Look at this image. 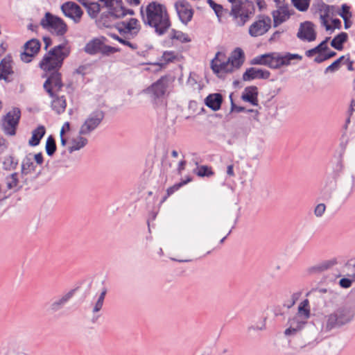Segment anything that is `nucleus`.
Instances as JSON below:
<instances>
[{
    "label": "nucleus",
    "instance_id": "nucleus-51",
    "mask_svg": "<svg viewBox=\"0 0 355 355\" xmlns=\"http://www.w3.org/2000/svg\"><path fill=\"white\" fill-rule=\"evenodd\" d=\"M119 50L114 47H112V46H107V45H105L104 43L102 44V47H101V52L102 54L103 55H108L111 53H116Z\"/></svg>",
    "mask_w": 355,
    "mask_h": 355
},
{
    "label": "nucleus",
    "instance_id": "nucleus-33",
    "mask_svg": "<svg viewBox=\"0 0 355 355\" xmlns=\"http://www.w3.org/2000/svg\"><path fill=\"white\" fill-rule=\"evenodd\" d=\"M309 302L308 300H304L298 306L297 313L293 318H297V320H305L310 317Z\"/></svg>",
    "mask_w": 355,
    "mask_h": 355
},
{
    "label": "nucleus",
    "instance_id": "nucleus-7",
    "mask_svg": "<svg viewBox=\"0 0 355 355\" xmlns=\"http://www.w3.org/2000/svg\"><path fill=\"white\" fill-rule=\"evenodd\" d=\"M40 25L45 29L53 30L58 36H62L67 32L64 21L56 15L47 12L40 21Z\"/></svg>",
    "mask_w": 355,
    "mask_h": 355
},
{
    "label": "nucleus",
    "instance_id": "nucleus-17",
    "mask_svg": "<svg viewBox=\"0 0 355 355\" xmlns=\"http://www.w3.org/2000/svg\"><path fill=\"white\" fill-rule=\"evenodd\" d=\"M12 57L10 55H8L1 60L0 80H3L6 83H10L13 80L15 72L12 69Z\"/></svg>",
    "mask_w": 355,
    "mask_h": 355
},
{
    "label": "nucleus",
    "instance_id": "nucleus-61",
    "mask_svg": "<svg viewBox=\"0 0 355 355\" xmlns=\"http://www.w3.org/2000/svg\"><path fill=\"white\" fill-rule=\"evenodd\" d=\"M34 160L37 164L41 165L44 162V157L42 153H38L34 155Z\"/></svg>",
    "mask_w": 355,
    "mask_h": 355
},
{
    "label": "nucleus",
    "instance_id": "nucleus-42",
    "mask_svg": "<svg viewBox=\"0 0 355 355\" xmlns=\"http://www.w3.org/2000/svg\"><path fill=\"white\" fill-rule=\"evenodd\" d=\"M170 38L171 40H179L182 42H189L191 41L187 35L182 33V31H176L175 29L171 30Z\"/></svg>",
    "mask_w": 355,
    "mask_h": 355
},
{
    "label": "nucleus",
    "instance_id": "nucleus-12",
    "mask_svg": "<svg viewBox=\"0 0 355 355\" xmlns=\"http://www.w3.org/2000/svg\"><path fill=\"white\" fill-rule=\"evenodd\" d=\"M168 86V78L166 76H162L143 92L150 94L154 99L160 98L165 95Z\"/></svg>",
    "mask_w": 355,
    "mask_h": 355
},
{
    "label": "nucleus",
    "instance_id": "nucleus-23",
    "mask_svg": "<svg viewBox=\"0 0 355 355\" xmlns=\"http://www.w3.org/2000/svg\"><path fill=\"white\" fill-rule=\"evenodd\" d=\"M270 76V72L268 70L250 67L243 73V80L250 81L254 79H268Z\"/></svg>",
    "mask_w": 355,
    "mask_h": 355
},
{
    "label": "nucleus",
    "instance_id": "nucleus-22",
    "mask_svg": "<svg viewBox=\"0 0 355 355\" xmlns=\"http://www.w3.org/2000/svg\"><path fill=\"white\" fill-rule=\"evenodd\" d=\"M98 1L103 3L104 6H112L113 4H115L117 8V12H115L116 18H123L128 14L135 15V11L132 9H126L123 6L122 0H98Z\"/></svg>",
    "mask_w": 355,
    "mask_h": 355
},
{
    "label": "nucleus",
    "instance_id": "nucleus-58",
    "mask_svg": "<svg viewBox=\"0 0 355 355\" xmlns=\"http://www.w3.org/2000/svg\"><path fill=\"white\" fill-rule=\"evenodd\" d=\"M352 280L348 278H342L339 281V284L342 288H348L352 286Z\"/></svg>",
    "mask_w": 355,
    "mask_h": 355
},
{
    "label": "nucleus",
    "instance_id": "nucleus-2",
    "mask_svg": "<svg viewBox=\"0 0 355 355\" xmlns=\"http://www.w3.org/2000/svg\"><path fill=\"white\" fill-rule=\"evenodd\" d=\"M69 53L70 49L64 44H60L45 54L39 64L40 67L46 72L47 78L44 83V88L51 97L55 96L53 89L59 92L64 85L59 70Z\"/></svg>",
    "mask_w": 355,
    "mask_h": 355
},
{
    "label": "nucleus",
    "instance_id": "nucleus-9",
    "mask_svg": "<svg viewBox=\"0 0 355 355\" xmlns=\"http://www.w3.org/2000/svg\"><path fill=\"white\" fill-rule=\"evenodd\" d=\"M21 112H6L1 120V129L6 135L14 136L18 127Z\"/></svg>",
    "mask_w": 355,
    "mask_h": 355
},
{
    "label": "nucleus",
    "instance_id": "nucleus-44",
    "mask_svg": "<svg viewBox=\"0 0 355 355\" xmlns=\"http://www.w3.org/2000/svg\"><path fill=\"white\" fill-rule=\"evenodd\" d=\"M101 10V5L98 2H91L87 8V12L89 16L94 19L97 17Z\"/></svg>",
    "mask_w": 355,
    "mask_h": 355
},
{
    "label": "nucleus",
    "instance_id": "nucleus-14",
    "mask_svg": "<svg viewBox=\"0 0 355 355\" xmlns=\"http://www.w3.org/2000/svg\"><path fill=\"white\" fill-rule=\"evenodd\" d=\"M41 43L37 39H31L24 45V51L21 53V60L26 63L31 62L32 59L40 50Z\"/></svg>",
    "mask_w": 355,
    "mask_h": 355
},
{
    "label": "nucleus",
    "instance_id": "nucleus-59",
    "mask_svg": "<svg viewBox=\"0 0 355 355\" xmlns=\"http://www.w3.org/2000/svg\"><path fill=\"white\" fill-rule=\"evenodd\" d=\"M331 23L333 26L329 31H333L334 29H340L342 28L341 21L339 19H332Z\"/></svg>",
    "mask_w": 355,
    "mask_h": 355
},
{
    "label": "nucleus",
    "instance_id": "nucleus-62",
    "mask_svg": "<svg viewBox=\"0 0 355 355\" xmlns=\"http://www.w3.org/2000/svg\"><path fill=\"white\" fill-rule=\"evenodd\" d=\"M103 302H103V301L97 300V301L95 303L94 306L93 308V311H92L93 313H97V312L100 311L103 307Z\"/></svg>",
    "mask_w": 355,
    "mask_h": 355
},
{
    "label": "nucleus",
    "instance_id": "nucleus-27",
    "mask_svg": "<svg viewBox=\"0 0 355 355\" xmlns=\"http://www.w3.org/2000/svg\"><path fill=\"white\" fill-rule=\"evenodd\" d=\"M336 263L337 261L335 259L326 260L315 266L308 268L306 272L309 275L319 274L329 270Z\"/></svg>",
    "mask_w": 355,
    "mask_h": 355
},
{
    "label": "nucleus",
    "instance_id": "nucleus-41",
    "mask_svg": "<svg viewBox=\"0 0 355 355\" xmlns=\"http://www.w3.org/2000/svg\"><path fill=\"white\" fill-rule=\"evenodd\" d=\"M176 58L177 55L174 51H165L160 59V62L157 63V64L162 66L163 64L173 62Z\"/></svg>",
    "mask_w": 355,
    "mask_h": 355
},
{
    "label": "nucleus",
    "instance_id": "nucleus-28",
    "mask_svg": "<svg viewBox=\"0 0 355 355\" xmlns=\"http://www.w3.org/2000/svg\"><path fill=\"white\" fill-rule=\"evenodd\" d=\"M105 40H106L105 37L94 38L86 44L84 51L89 55H95L101 52L102 44Z\"/></svg>",
    "mask_w": 355,
    "mask_h": 355
},
{
    "label": "nucleus",
    "instance_id": "nucleus-34",
    "mask_svg": "<svg viewBox=\"0 0 355 355\" xmlns=\"http://www.w3.org/2000/svg\"><path fill=\"white\" fill-rule=\"evenodd\" d=\"M36 165L34 164L31 155L29 154L23 159L21 162V176L27 175L33 171H35Z\"/></svg>",
    "mask_w": 355,
    "mask_h": 355
},
{
    "label": "nucleus",
    "instance_id": "nucleus-6",
    "mask_svg": "<svg viewBox=\"0 0 355 355\" xmlns=\"http://www.w3.org/2000/svg\"><path fill=\"white\" fill-rule=\"evenodd\" d=\"M232 3L230 15L239 26H243L254 14L255 8L252 1L246 0H228Z\"/></svg>",
    "mask_w": 355,
    "mask_h": 355
},
{
    "label": "nucleus",
    "instance_id": "nucleus-60",
    "mask_svg": "<svg viewBox=\"0 0 355 355\" xmlns=\"http://www.w3.org/2000/svg\"><path fill=\"white\" fill-rule=\"evenodd\" d=\"M180 187H181L180 184L179 183H177V184H174L173 186L168 188L166 190L167 196H170L175 191L178 190Z\"/></svg>",
    "mask_w": 355,
    "mask_h": 355
},
{
    "label": "nucleus",
    "instance_id": "nucleus-48",
    "mask_svg": "<svg viewBox=\"0 0 355 355\" xmlns=\"http://www.w3.org/2000/svg\"><path fill=\"white\" fill-rule=\"evenodd\" d=\"M10 178L11 180L7 182V187L8 189H11L12 188L16 187L19 183L18 179V173H13L9 177H7V179Z\"/></svg>",
    "mask_w": 355,
    "mask_h": 355
},
{
    "label": "nucleus",
    "instance_id": "nucleus-11",
    "mask_svg": "<svg viewBox=\"0 0 355 355\" xmlns=\"http://www.w3.org/2000/svg\"><path fill=\"white\" fill-rule=\"evenodd\" d=\"M104 117V112H92L80 126L79 135H89L98 127Z\"/></svg>",
    "mask_w": 355,
    "mask_h": 355
},
{
    "label": "nucleus",
    "instance_id": "nucleus-49",
    "mask_svg": "<svg viewBox=\"0 0 355 355\" xmlns=\"http://www.w3.org/2000/svg\"><path fill=\"white\" fill-rule=\"evenodd\" d=\"M338 15L343 19L344 17H351L352 12H350V7L347 4H343L340 10L337 11Z\"/></svg>",
    "mask_w": 355,
    "mask_h": 355
},
{
    "label": "nucleus",
    "instance_id": "nucleus-1",
    "mask_svg": "<svg viewBox=\"0 0 355 355\" xmlns=\"http://www.w3.org/2000/svg\"><path fill=\"white\" fill-rule=\"evenodd\" d=\"M69 53L70 49L64 44H60L45 54L39 64L40 67L46 72L47 78L44 83V88L51 97L55 96L53 89L59 92L64 85L59 70Z\"/></svg>",
    "mask_w": 355,
    "mask_h": 355
},
{
    "label": "nucleus",
    "instance_id": "nucleus-19",
    "mask_svg": "<svg viewBox=\"0 0 355 355\" xmlns=\"http://www.w3.org/2000/svg\"><path fill=\"white\" fill-rule=\"evenodd\" d=\"M178 118L175 112H160L159 124L167 133H175L174 125Z\"/></svg>",
    "mask_w": 355,
    "mask_h": 355
},
{
    "label": "nucleus",
    "instance_id": "nucleus-31",
    "mask_svg": "<svg viewBox=\"0 0 355 355\" xmlns=\"http://www.w3.org/2000/svg\"><path fill=\"white\" fill-rule=\"evenodd\" d=\"M75 291L76 289H72L61 298L53 302L49 306L50 311L55 313L62 309L64 305L73 297Z\"/></svg>",
    "mask_w": 355,
    "mask_h": 355
},
{
    "label": "nucleus",
    "instance_id": "nucleus-53",
    "mask_svg": "<svg viewBox=\"0 0 355 355\" xmlns=\"http://www.w3.org/2000/svg\"><path fill=\"white\" fill-rule=\"evenodd\" d=\"M189 110H200V111H205V108L202 106V104L201 103H198L196 101H191L189 104Z\"/></svg>",
    "mask_w": 355,
    "mask_h": 355
},
{
    "label": "nucleus",
    "instance_id": "nucleus-37",
    "mask_svg": "<svg viewBox=\"0 0 355 355\" xmlns=\"http://www.w3.org/2000/svg\"><path fill=\"white\" fill-rule=\"evenodd\" d=\"M252 117L261 124L266 125L271 122L272 119L276 116V114H270V112H253Z\"/></svg>",
    "mask_w": 355,
    "mask_h": 355
},
{
    "label": "nucleus",
    "instance_id": "nucleus-52",
    "mask_svg": "<svg viewBox=\"0 0 355 355\" xmlns=\"http://www.w3.org/2000/svg\"><path fill=\"white\" fill-rule=\"evenodd\" d=\"M352 114H353V112H350L349 116H347V118L345 120V123L343 126V128L345 130H347L351 123H352V128L354 129L355 128V119L352 116Z\"/></svg>",
    "mask_w": 355,
    "mask_h": 355
},
{
    "label": "nucleus",
    "instance_id": "nucleus-57",
    "mask_svg": "<svg viewBox=\"0 0 355 355\" xmlns=\"http://www.w3.org/2000/svg\"><path fill=\"white\" fill-rule=\"evenodd\" d=\"M352 182L349 184L348 187H346L345 189V193L347 197H349L352 193V192L354 191V187L355 184V176L353 175L352 176Z\"/></svg>",
    "mask_w": 355,
    "mask_h": 355
},
{
    "label": "nucleus",
    "instance_id": "nucleus-30",
    "mask_svg": "<svg viewBox=\"0 0 355 355\" xmlns=\"http://www.w3.org/2000/svg\"><path fill=\"white\" fill-rule=\"evenodd\" d=\"M258 89L256 86H249L245 88L241 98L252 105H257Z\"/></svg>",
    "mask_w": 355,
    "mask_h": 355
},
{
    "label": "nucleus",
    "instance_id": "nucleus-32",
    "mask_svg": "<svg viewBox=\"0 0 355 355\" xmlns=\"http://www.w3.org/2000/svg\"><path fill=\"white\" fill-rule=\"evenodd\" d=\"M46 134V128L44 125H40L32 131V136L28 141L31 146H37L40 144L41 139Z\"/></svg>",
    "mask_w": 355,
    "mask_h": 355
},
{
    "label": "nucleus",
    "instance_id": "nucleus-13",
    "mask_svg": "<svg viewBox=\"0 0 355 355\" xmlns=\"http://www.w3.org/2000/svg\"><path fill=\"white\" fill-rule=\"evenodd\" d=\"M175 8L180 21L187 25L193 15V10L187 0H179L175 2Z\"/></svg>",
    "mask_w": 355,
    "mask_h": 355
},
{
    "label": "nucleus",
    "instance_id": "nucleus-4",
    "mask_svg": "<svg viewBox=\"0 0 355 355\" xmlns=\"http://www.w3.org/2000/svg\"><path fill=\"white\" fill-rule=\"evenodd\" d=\"M301 60L302 56L297 53H286L282 54L278 52L265 53L254 57L250 61L252 65H265L272 69H277L283 66H288L291 64L293 60Z\"/></svg>",
    "mask_w": 355,
    "mask_h": 355
},
{
    "label": "nucleus",
    "instance_id": "nucleus-47",
    "mask_svg": "<svg viewBox=\"0 0 355 355\" xmlns=\"http://www.w3.org/2000/svg\"><path fill=\"white\" fill-rule=\"evenodd\" d=\"M17 165L18 161H15L14 157L12 155L6 157L3 162V168L6 171L15 169Z\"/></svg>",
    "mask_w": 355,
    "mask_h": 355
},
{
    "label": "nucleus",
    "instance_id": "nucleus-46",
    "mask_svg": "<svg viewBox=\"0 0 355 355\" xmlns=\"http://www.w3.org/2000/svg\"><path fill=\"white\" fill-rule=\"evenodd\" d=\"M52 106L53 109H55L57 111H59L60 110H64L67 106L64 96H57L56 98L53 101Z\"/></svg>",
    "mask_w": 355,
    "mask_h": 355
},
{
    "label": "nucleus",
    "instance_id": "nucleus-36",
    "mask_svg": "<svg viewBox=\"0 0 355 355\" xmlns=\"http://www.w3.org/2000/svg\"><path fill=\"white\" fill-rule=\"evenodd\" d=\"M330 40L329 37H327L322 42H321L318 46L313 49H309L306 51V55L307 57H311L315 53H321L323 51H326L329 49L327 46V42Z\"/></svg>",
    "mask_w": 355,
    "mask_h": 355
},
{
    "label": "nucleus",
    "instance_id": "nucleus-50",
    "mask_svg": "<svg viewBox=\"0 0 355 355\" xmlns=\"http://www.w3.org/2000/svg\"><path fill=\"white\" fill-rule=\"evenodd\" d=\"M110 35H111V37H112L113 39H114V40H117L119 42H120V43H121V44H124V45H125V46H129V47H130V48H131L132 49H136L137 48V44H132V43H131V42H128V41H127V40H124V39H123V38H121V37H119V36H118L117 35H116V34H111Z\"/></svg>",
    "mask_w": 355,
    "mask_h": 355
},
{
    "label": "nucleus",
    "instance_id": "nucleus-20",
    "mask_svg": "<svg viewBox=\"0 0 355 355\" xmlns=\"http://www.w3.org/2000/svg\"><path fill=\"white\" fill-rule=\"evenodd\" d=\"M105 7L108 8L109 10L101 13L100 17L96 21L99 28L112 27L113 26V20L117 19L115 16V12H117V8H116L115 4H113L112 6Z\"/></svg>",
    "mask_w": 355,
    "mask_h": 355
},
{
    "label": "nucleus",
    "instance_id": "nucleus-45",
    "mask_svg": "<svg viewBox=\"0 0 355 355\" xmlns=\"http://www.w3.org/2000/svg\"><path fill=\"white\" fill-rule=\"evenodd\" d=\"M207 3L209 6L214 10L217 17L220 19L223 16L224 11L227 12V10H224L223 7L220 4L216 3L214 0H207Z\"/></svg>",
    "mask_w": 355,
    "mask_h": 355
},
{
    "label": "nucleus",
    "instance_id": "nucleus-39",
    "mask_svg": "<svg viewBox=\"0 0 355 355\" xmlns=\"http://www.w3.org/2000/svg\"><path fill=\"white\" fill-rule=\"evenodd\" d=\"M57 150L55 139L53 135H49L46 141L45 150L46 154L51 157Z\"/></svg>",
    "mask_w": 355,
    "mask_h": 355
},
{
    "label": "nucleus",
    "instance_id": "nucleus-26",
    "mask_svg": "<svg viewBox=\"0 0 355 355\" xmlns=\"http://www.w3.org/2000/svg\"><path fill=\"white\" fill-rule=\"evenodd\" d=\"M223 101V95L220 93L209 94L204 100V103L213 111H218L220 109Z\"/></svg>",
    "mask_w": 355,
    "mask_h": 355
},
{
    "label": "nucleus",
    "instance_id": "nucleus-8",
    "mask_svg": "<svg viewBox=\"0 0 355 355\" xmlns=\"http://www.w3.org/2000/svg\"><path fill=\"white\" fill-rule=\"evenodd\" d=\"M289 327L284 331L286 336H293L300 331H302L305 335L306 332H311L312 337L318 333V329L313 324L309 323L306 320H297V318H290L288 321Z\"/></svg>",
    "mask_w": 355,
    "mask_h": 355
},
{
    "label": "nucleus",
    "instance_id": "nucleus-18",
    "mask_svg": "<svg viewBox=\"0 0 355 355\" xmlns=\"http://www.w3.org/2000/svg\"><path fill=\"white\" fill-rule=\"evenodd\" d=\"M297 37L304 41H314L316 38L314 24L309 21L301 23L297 33Z\"/></svg>",
    "mask_w": 355,
    "mask_h": 355
},
{
    "label": "nucleus",
    "instance_id": "nucleus-64",
    "mask_svg": "<svg viewBox=\"0 0 355 355\" xmlns=\"http://www.w3.org/2000/svg\"><path fill=\"white\" fill-rule=\"evenodd\" d=\"M64 128H61L60 132V143L62 146H65L67 143V140L64 137Z\"/></svg>",
    "mask_w": 355,
    "mask_h": 355
},
{
    "label": "nucleus",
    "instance_id": "nucleus-40",
    "mask_svg": "<svg viewBox=\"0 0 355 355\" xmlns=\"http://www.w3.org/2000/svg\"><path fill=\"white\" fill-rule=\"evenodd\" d=\"M197 171L196 170L194 172L196 173V175L199 177L204 178V177H211L214 175V172L212 170V168L211 166H209L207 165H201L197 167Z\"/></svg>",
    "mask_w": 355,
    "mask_h": 355
},
{
    "label": "nucleus",
    "instance_id": "nucleus-38",
    "mask_svg": "<svg viewBox=\"0 0 355 355\" xmlns=\"http://www.w3.org/2000/svg\"><path fill=\"white\" fill-rule=\"evenodd\" d=\"M88 143V139L85 137L80 135L77 139H72L73 145L69 147L68 150L69 153H72L74 151L79 150L80 149L85 147Z\"/></svg>",
    "mask_w": 355,
    "mask_h": 355
},
{
    "label": "nucleus",
    "instance_id": "nucleus-43",
    "mask_svg": "<svg viewBox=\"0 0 355 355\" xmlns=\"http://www.w3.org/2000/svg\"><path fill=\"white\" fill-rule=\"evenodd\" d=\"M293 5L301 12H305L308 10L311 0H291Z\"/></svg>",
    "mask_w": 355,
    "mask_h": 355
},
{
    "label": "nucleus",
    "instance_id": "nucleus-63",
    "mask_svg": "<svg viewBox=\"0 0 355 355\" xmlns=\"http://www.w3.org/2000/svg\"><path fill=\"white\" fill-rule=\"evenodd\" d=\"M87 69V65H80L78 69H76L74 73L84 76L85 74V70Z\"/></svg>",
    "mask_w": 355,
    "mask_h": 355
},
{
    "label": "nucleus",
    "instance_id": "nucleus-55",
    "mask_svg": "<svg viewBox=\"0 0 355 355\" xmlns=\"http://www.w3.org/2000/svg\"><path fill=\"white\" fill-rule=\"evenodd\" d=\"M338 62L339 61H334L329 66H328L325 70H324V73H327L329 72H335L336 71H337L339 68H340V64H338Z\"/></svg>",
    "mask_w": 355,
    "mask_h": 355
},
{
    "label": "nucleus",
    "instance_id": "nucleus-54",
    "mask_svg": "<svg viewBox=\"0 0 355 355\" xmlns=\"http://www.w3.org/2000/svg\"><path fill=\"white\" fill-rule=\"evenodd\" d=\"M230 101H231V110H230V111H254L252 109L245 110V107H243L236 105V104L234 103V101L232 99V94L230 95Z\"/></svg>",
    "mask_w": 355,
    "mask_h": 355
},
{
    "label": "nucleus",
    "instance_id": "nucleus-10",
    "mask_svg": "<svg viewBox=\"0 0 355 355\" xmlns=\"http://www.w3.org/2000/svg\"><path fill=\"white\" fill-rule=\"evenodd\" d=\"M335 6L326 4L322 0H315L311 6V11L313 14L320 13V19L321 24L324 26L327 31L331 28V26L329 24L327 18L330 16L331 10H334Z\"/></svg>",
    "mask_w": 355,
    "mask_h": 355
},
{
    "label": "nucleus",
    "instance_id": "nucleus-21",
    "mask_svg": "<svg viewBox=\"0 0 355 355\" xmlns=\"http://www.w3.org/2000/svg\"><path fill=\"white\" fill-rule=\"evenodd\" d=\"M139 21L136 18H130L128 21H121L114 25L118 31L122 33H132L137 34L140 30Z\"/></svg>",
    "mask_w": 355,
    "mask_h": 355
},
{
    "label": "nucleus",
    "instance_id": "nucleus-24",
    "mask_svg": "<svg viewBox=\"0 0 355 355\" xmlns=\"http://www.w3.org/2000/svg\"><path fill=\"white\" fill-rule=\"evenodd\" d=\"M220 52H218L216 54L215 58L211 60V68L215 73H219L220 72L232 73L234 71V68L231 66L228 60L226 62H220L218 59V56L220 55Z\"/></svg>",
    "mask_w": 355,
    "mask_h": 355
},
{
    "label": "nucleus",
    "instance_id": "nucleus-25",
    "mask_svg": "<svg viewBox=\"0 0 355 355\" xmlns=\"http://www.w3.org/2000/svg\"><path fill=\"white\" fill-rule=\"evenodd\" d=\"M277 5L278 9L272 12L275 27L284 22L291 15L288 5Z\"/></svg>",
    "mask_w": 355,
    "mask_h": 355
},
{
    "label": "nucleus",
    "instance_id": "nucleus-15",
    "mask_svg": "<svg viewBox=\"0 0 355 355\" xmlns=\"http://www.w3.org/2000/svg\"><path fill=\"white\" fill-rule=\"evenodd\" d=\"M60 8L64 16L73 19L75 23L80 22L83 11L76 3L67 1L61 6Z\"/></svg>",
    "mask_w": 355,
    "mask_h": 355
},
{
    "label": "nucleus",
    "instance_id": "nucleus-35",
    "mask_svg": "<svg viewBox=\"0 0 355 355\" xmlns=\"http://www.w3.org/2000/svg\"><path fill=\"white\" fill-rule=\"evenodd\" d=\"M348 40V35L345 32L338 34L331 42V46L338 51L343 49V44Z\"/></svg>",
    "mask_w": 355,
    "mask_h": 355
},
{
    "label": "nucleus",
    "instance_id": "nucleus-5",
    "mask_svg": "<svg viewBox=\"0 0 355 355\" xmlns=\"http://www.w3.org/2000/svg\"><path fill=\"white\" fill-rule=\"evenodd\" d=\"M354 311L349 306H344L338 308L325 317V330L329 331L349 323L354 318Z\"/></svg>",
    "mask_w": 355,
    "mask_h": 355
},
{
    "label": "nucleus",
    "instance_id": "nucleus-16",
    "mask_svg": "<svg viewBox=\"0 0 355 355\" xmlns=\"http://www.w3.org/2000/svg\"><path fill=\"white\" fill-rule=\"evenodd\" d=\"M271 19L269 17L252 23L249 27V34L252 37H257L265 34L270 28Z\"/></svg>",
    "mask_w": 355,
    "mask_h": 355
},
{
    "label": "nucleus",
    "instance_id": "nucleus-29",
    "mask_svg": "<svg viewBox=\"0 0 355 355\" xmlns=\"http://www.w3.org/2000/svg\"><path fill=\"white\" fill-rule=\"evenodd\" d=\"M227 60L234 69H239L245 60L243 51L241 48H236Z\"/></svg>",
    "mask_w": 355,
    "mask_h": 355
},
{
    "label": "nucleus",
    "instance_id": "nucleus-3",
    "mask_svg": "<svg viewBox=\"0 0 355 355\" xmlns=\"http://www.w3.org/2000/svg\"><path fill=\"white\" fill-rule=\"evenodd\" d=\"M140 15L144 24L154 28L159 35L165 34L171 27V23L166 6L157 1L149 3L145 9L142 6Z\"/></svg>",
    "mask_w": 355,
    "mask_h": 355
},
{
    "label": "nucleus",
    "instance_id": "nucleus-56",
    "mask_svg": "<svg viewBox=\"0 0 355 355\" xmlns=\"http://www.w3.org/2000/svg\"><path fill=\"white\" fill-rule=\"evenodd\" d=\"M326 207L323 203H320L316 206L314 210L315 215L318 217H320L322 216L325 211Z\"/></svg>",
    "mask_w": 355,
    "mask_h": 355
}]
</instances>
